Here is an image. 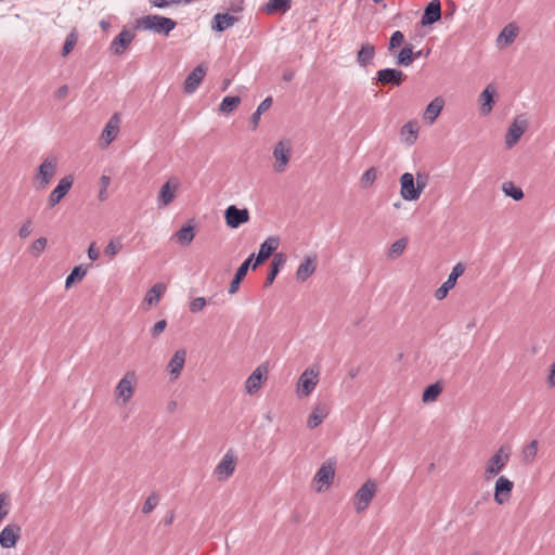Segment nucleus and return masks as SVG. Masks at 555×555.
<instances>
[{
    "label": "nucleus",
    "instance_id": "nucleus-36",
    "mask_svg": "<svg viewBox=\"0 0 555 555\" xmlns=\"http://www.w3.org/2000/svg\"><path fill=\"white\" fill-rule=\"evenodd\" d=\"M166 286L162 283L155 284L147 291L144 297V302L149 306L157 305L160 300L162 295L165 293Z\"/></svg>",
    "mask_w": 555,
    "mask_h": 555
},
{
    "label": "nucleus",
    "instance_id": "nucleus-26",
    "mask_svg": "<svg viewBox=\"0 0 555 555\" xmlns=\"http://www.w3.org/2000/svg\"><path fill=\"white\" fill-rule=\"evenodd\" d=\"M119 126L120 116L117 113H115L105 125L101 134V140L104 142L105 146L111 144L113 140L117 137L119 132Z\"/></svg>",
    "mask_w": 555,
    "mask_h": 555
},
{
    "label": "nucleus",
    "instance_id": "nucleus-18",
    "mask_svg": "<svg viewBox=\"0 0 555 555\" xmlns=\"http://www.w3.org/2000/svg\"><path fill=\"white\" fill-rule=\"evenodd\" d=\"M179 188V181L176 178L169 179L162 188L158 194V207L168 206L176 197V192Z\"/></svg>",
    "mask_w": 555,
    "mask_h": 555
},
{
    "label": "nucleus",
    "instance_id": "nucleus-19",
    "mask_svg": "<svg viewBox=\"0 0 555 555\" xmlns=\"http://www.w3.org/2000/svg\"><path fill=\"white\" fill-rule=\"evenodd\" d=\"M377 82L380 85L400 86L405 79L402 70L397 68H384L377 72Z\"/></svg>",
    "mask_w": 555,
    "mask_h": 555
},
{
    "label": "nucleus",
    "instance_id": "nucleus-32",
    "mask_svg": "<svg viewBox=\"0 0 555 555\" xmlns=\"http://www.w3.org/2000/svg\"><path fill=\"white\" fill-rule=\"evenodd\" d=\"M285 262H286V257L284 254H282V253L274 254L273 259L271 261L270 271L266 279L264 286H270L274 282L276 275L279 274L281 268L285 264Z\"/></svg>",
    "mask_w": 555,
    "mask_h": 555
},
{
    "label": "nucleus",
    "instance_id": "nucleus-34",
    "mask_svg": "<svg viewBox=\"0 0 555 555\" xmlns=\"http://www.w3.org/2000/svg\"><path fill=\"white\" fill-rule=\"evenodd\" d=\"M375 57V47L371 43L361 46L357 54V62L360 66L366 67Z\"/></svg>",
    "mask_w": 555,
    "mask_h": 555
},
{
    "label": "nucleus",
    "instance_id": "nucleus-50",
    "mask_svg": "<svg viewBox=\"0 0 555 555\" xmlns=\"http://www.w3.org/2000/svg\"><path fill=\"white\" fill-rule=\"evenodd\" d=\"M377 173L374 167L369 168L361 177L363 188L371 185L376 180Z\"/></svg>",
    "mask_w": 555,
    "mask_h": 555
},
{
    "label": "nucleus",
    "instance_id": "nucleus-29",
    "mask_svg": "<svg viewBox=\"0 0 555 555\" xmlns=\"http://www.w3.org/2000/svg\"><path fill=\"white\" fill-rule=\"evenodd\" d=\"M238 18L229 13H217L211 22V28L218 33H222L232 27Z\"/></svg>",
    "mask_w": 555,
    "mask_h": 555
},
{
    "label": "nucleus",
    "instance_id": "nucleus-15",
    "mask_svg": "<svg viewBox=\"0 0 555 555\" xmlns=\"http://www.w3.org/2000/svg\"><path fill=\"white\" fill-rule=\"evenodd\" d=\"M73 185V177L66 176L62 178L57 185L53 189V191L50 193L48 203L50 207H54L57 205L68 193Z\"/></svg>",
    "mask_w": 555,
    "mask_h": 555
},
{
    "label": "nucleus",
    "instance_id": "nucleus-62",
    "mask_svg": "<svg viewBox=\"0 0 555 555\" xmlns=\"http://www.w3.org/2000/svg\"><path fill=\"white\" fill-rule=\"evenodd\" d=\"M106 198H107V190L101 188V190L99 192V199L105 201Z\"/></svg>",
    "mask_w": 555,
    "mask_h": 555
},
{
    "label": "nucleus",
    "instance_id": "nucleus-16",
    "mask_svg": "<svg viewBox=\"0 0 555 555\" xmlns=\"http://www.w3.org/2000/svg\"><path fill=\"white\" fill-rule=\"evenodd\" d=\"M331 411L330 405L326 402H318L312 408V411L307 420V426L310 429L317 428L319 425L323 423V421L328 416Z\"/></svg>",
    "mask_w": 555,
    "mask_h": 555
},
{
    "label": "nucleus",
    "instance_id": "nucleus-27",
    "mask_svg": "<svg viewBox=\"0 0 555 555\" xmlns=\"http://www.w3.org/2000/svg\"><path fill=\"white\" fill-rule=\"evenodd\" d=\"M185 358L186 351L184 349H179L175 352L171 360L169 361L167 367L170 374V378L172 380L177 379L180 376L185 363Z\"/></svg>",
    "mask_w": 555,
    "mask_h": 555
},
{
    "label": "nucleus",
    "instance_id": "nucleus-52",
    "mask_svg": "<svg viewBox=\"0 0 555 555\" xmlns=\"http://www.w3.org/2000/svg\"><path fill=\"white\" fill-rule=\"evenodd\" d=\"M206 304L207 301L204 297H196L190 302L189 309L192 313H197L205 308Z\"/></svg>",
    "mask_w": 555,
    "mask_h": 555
},
{
    "label": "nucleus",
    "instance_id": "nucleus-3",
    "mask_svg": "<svg viewBox=\"0 0 555 555\" xmlns=\"http://www.w3.org/2000/svg\"><path fill=\"white\" fill-rule=\"evenodd\" d=\"M138 377L134 371H128L118 382L115 388V400L117 403L126 404L134 393Z\"/></svg>",
    "mask_w": 555,
    "mask_h": 555
},
{
    "label": "nucleus",
    "instance_id": "nucleus-41",
    "mask_svg": "<svg viewBox=\"0 0 555 555\" xmlns=\"http://www.w3.org/2000/svg\"><path fill=\"white\" fill-rule=\"evenodd\" d=\"M441 391H442V387L439 383L429 385L428 387L425 388V390L422 395L423 402L427 403V402L436 401L437 398L439 397V395L441 393Z\"/></svg>",
    "mask_w": 555,
    "mask_h": 555
},
{
    "label": "nucleus",
    "instance_id": "nucleus-45",
    "mask_svg": "<svg viewBox=\"0 0 555 555\" xmlns=\"http://www.w3.org/2000/svg\"><path fill=\"white\" fill-rule=\"evenodd\" d=\"M266 8L269 13L276 11L286 12L291 9V0H269Z\"/></svg>",
    "mask_w": 555,
    "mask_h": 555
},
{
    "label": "nucleus",
    "instance_id": "nucleus-11",
    "mask_svg": "<svg viewBox=\"0 0 555 555\" xmlns=\"http://www.w3.org/2000/svg\"><path fill=\"white\" fill-rule=\"evenodd\" d=\"M400 194L404 201H417L421 196L420 190L415 185L414 176L410 172H404L400 177Z\"/></svg>",
    "mask_w": 555,
    "mask_h": 555
},
{
    "label": "nucleus",
    "instance_id": "nucleus-31",
    "mask_svg": "<svg viewBox=\"0 0 555 555\" xmlns=\"http://www.w3.org/2000/svg\"><path fill=\"white\" fill-rule=\"evenodd\" d=\"M495 88L489 85L479 95L480 111L483 115L491 113L494 104Z\"/></svg>",
    "mask_w": 555,
    "mask_h": 555
},
{
    "label": "nucleus",
    "instance_id": "nucleus-7",
    "mask_svg": "<svg viewBox=\"0 0 555 555\" xmlns=\"http://www.w3.org/2000/svg\"><path fill=\"white\" fill-rule=\"evenodd\" d=\"M235 467L236 456L233 450H229L215 467L214 475L219 481H227L233 476Z\"/></svg>",
    "mask_w": 555,
    "mask_h": 555
},
{
    "label": "nucleus",
    "instance_id": "nucleus-6",
    "mask_svg": "<svg viewBox=\"0 0 555 555\" xmlns=\"http://www.w3.org/2000/svg\"><path fill=\"white\" fill-rule=\"evenodd\" d=\"M377 490L376 482L367 479L354 494V508L358 513L365 511L372 502Z\"/></svg>",
    "mask_w": 555,
    "mask_h": 555
},
{
    "label": "nucleus",
    "instance_id": "nucleus-4",
    "mask_svg": "<svg viewBox=\"0 0 555 555\" xmlns=\"http://www.w3.org/2000/svg\"><path fill=\"white\" fill-rule=\"evenodd\" d=\"M320 371L317 366L307 367L299 376L296 393L299 398L308 397L312 393L319 383Z\"/></svg>",
    "mask_w": 555,
    "mask_h": 555
},
{
    "label": "nucleus",
    "instance_id": "nucleus-22",
    "mask_svg": "<svg viewBox=\"0 0 555 555\" xmlns=\"http://www.w3.org/2000/svg\"><path fill=\"white\" fill-rule=\"evenodd\" d=\"M527 127L525 119L516 118L508 127L505 135V144L508 149L513 147L521 138Z\"/></svg>",
    "mask_w": 555,
    "mask_h": 555
},
{
    "label": "nucleus",
    "instance_id": "nucleus-17",
    "mask_svg": "<svg viewBox=\"0 0 555 555\" xmlns=\"http://www.w3.org/2000/svg\"><path fill=\"white\" fill-rule=\"evenodd\" d=\"M21 537V527L15 524L7 525L0 532V546L14 547Z\"/></svg>",
    "mask_w": 555,
    "mask_h": 555
},
{
    "label": "nucleus",
    "instance_id": "nucleus-42",
    "mask_svg": "<svg viewBox=\"0 0 555 555\" xmlns=\"http://www.w3.org/2000/svg\"><path fill=\"white\" fill-rule=\"evenodd\" d=\"M87 268L83 266H76L65 280V287L69 288L76 281H81L87 274Z\"/></svg>",
    "mask_w": 555,
    "mask_h": 555
},
{
    "label": "nucleus",
    "instance_id": "nucleus-57",
    "mask_svg": "<svg viewBox=\"0 0 555 555\" xmlns=\"http://www.w3.org/2000/svg\"><path fill=\"white\" fill-rule=\"evenodd\" d=\"M415 185L420 190V194H422L427 185V176L425 173L417 172Z\"/></svg>",
    "mask_w": 555,
    "mask_h": 555
},
{
    "label": "nucleus",
    "instance_id": "nucleus-14",
    "mask_svg": "<svg viewBox=\"0 0 555 555\" xmlns=\"http://www.w3.org/2000/svg\"><path fill=\"white\" fill-rule=\"evenodd\" d=\"M291 146L288 143L284 141L276 143L273 150V157L275 159L274 170L276 172H284L286 170L287 164L291 159Z\"/></svg>",
    "mask_w": 555,
    "mask_h": 555
},
{
    "label": "nucleus",
    "instance_id": "nucleus-20",
    "mask_svg": "<svg viewBox=\"0 0 555 555\" xmlns=\"http://www.w3.org/2000/svg\"><path fill=\"white\" fill-rule=\"evenodd\" d=\"M206 67L203 65H197L185 78L184 80V92L188 94H192L196 91L201 82L203 81L206 75Z\"/></svg>",
    "mask_w": 555,
    "mask_h": 555
},
{
    "label": "nucleus",
    "instance_id": "nucleus-44",
    "mask_svg": "<svg viewBox=\"0 0 555 555\" xmlns=\"http://www.w3.org/2000/svg\"><path fill=\"white\" fill-rule=\"evenodd\" d=\"M502 191L506 196L512 197L514 201H520L524 198L522 190L516 186L513 182L503 183Z\"/></svg>",
    "mask_w": 555,
    "mask_h": 555
},
{
    "label": "nucleus",
    "instance_id": "nucleus-23",
    "mask_svg": "<svg viewBox=\"0 0 555 555\" xmlns=\"http://www.w3.org/2000/svg\"><path fill=\"white\" fill-rule=\"evenodd\" d=\"M279 238L274 236L268 237L259 247L253 269H256L264 260H267L279 247Z\"/></svg>",
    "mask_w": 555,
    "mask_h": 555
},
{
    "label": "nucleus",
    "instance_id": "nucleus-28",
    "mask_svg": "<svg viewBox=\"0 0 555 555\" xmlns=\"http://www.w3.org/2000/svg\"><path fill=\"white\" fill-rule=\"evenodd\" d=\"M444 106V100L441 96L435 98L427 106L423 114V119L429 124L433 125L438 116L440 115L441 111Z\"/></svg>",
    "mask_w": 555,
    "mask_h": 555
},
{
    "label": "nucleus",
    "instance_id": "nucleus-8",
    "mask_svg": "<svg viewBox=\"0 0 555 555\" xmlns=\"http://www.w3.org/2000/svg\"><path fill=\"white\" fill-rule=\"evenodd\" d=\"M137 29L124 27L121 31L112 40L109 51L115 55H121L135 38Z\"/></svg>",
    "mask_w": 555,
    "mask_h": 555
},
{
    "label": "nucleus",
    "instance_id": "nucleus-30",
    "mask_svg": "<svg viewBox=\"0 0 555 555\" xmlns=\"http://www.w3.org/2000/svg\"><path fill=\"white\" fill-rule=\"evenodd\" d=\"M255 257V254H251L243 263L237 268L233 280L230 283L229 286V293L235 294L238 289L240 283L242 280L246 276L248 269L250 267V263Z\"/></svg>",
    "mask_w": 555,
    "mask_h": 555
},
{
    "label": "nucleus",
    "instance_id": "nucleus-46",
    "mask_svg": "<svg viewBox=\"0 0 555 555\" xmlns=\"http://www.w3.org/2000/svg\"><path fill=\"white\" fill-rule=\"evenodd\" d=\"M240 103V96H225L220 104V111L222 113H231Z\"/></svg>",
    "mask_w": 555,
    "mask_h": 555
},
{
    "label": "nucleus",
    "instance_id": "nucleus-37",
    "mask_svg": "<svg viewBox=\"0 0 555 555\" xmlns=\"http://www.w3.org/2000/svg\"><path fill=\"white\" fill-rule=\"evenodd\" d=\"M538 441L532 440L521 449V461L525 464H532L538 453Z\"/></svg>",
    "mask_w": 555,
    "mask_h": 555
},
{
    "label": "nucleus",
    "instance_id": "nucleus-56",
    "mask_svg": "<svg viewBox=\"0 0 555 555\" xmlns=\"http://www.w3.org/2000/svg\"><path fill=\"white\" fill-rule=\"evenodd\" d=\"M31 220H26L22 225L21 228L18 229V236L21 238H26L29 236L30 232H31Z\"/></svg>",
    "mask_w": 555,
    "mask_h": 555
},
{
    "label": "nucleus",
    "instance_id": "nucleus-64",
    "mask_svg": "<svg viewBox=\"0 0 555 555\" xmlns=\"http://www.w3.org/2000/svg\"><path fill=\"white\" fill-rule=\"evenodd\" d=\"M294 76H295V74L293 72H287V73L283 74V79L285 81H291V80H293Z\"/></svg>",
    "mask_w": 555,
    "mask_h": 555
},
{
    "label": "nucleus",
    "instance_id": "nucleus-35",
    "mask_svg": "<svg viewBox=\"0 0 555 555\" xmlns=\"http://www.w3.org/2000/svg\"><path fill=\"white\" fill-rule=\"evenodd\" d=\"M194 236H195L194 227L191 224L183 225L173 235L175 240L182 246H189L192 243V241L194 240Z\"/></svg>",
    "mask_w": 555,
    "mask_h": 555
},
{
    "label": "nucleus",
    "instance_id": "nucleus-60",
    "mask_svg": "<svg viewBox=\"0 0 555 555\" xmlns=\"http://www.w3.org/2000/svg\"><path fill=\"white\" fill-rule=\"evenodd\" d=\"M67 94H68V87H67L66 85L61 86V87L56 90V92H55V96H56L57 99H60V100H61V99L66 98V96H67Z\"/></svg>",
    "mask_w": 555,
    "mask_h": 555
},
{
    "label": "nucleus",
    "instance_id": "nucleus-21",
    "mask_svg": "<svg viewBox=\"0 0 555 555\" xmlns=\"http://www.w3.org/2000/svg\"><path fill=\"white\" fill-rule=\"evenodd\" d=\"M317 255L310 254L305 256L302 262L296 271V279L299 282L307 281L317 270Z\"/></svg>",
    "mask_w": 555,
    "mask_h": 555
},
{
    "label": "nucleus",
    "instance_id": "nucleus-24",
    "mask_svg": "<svg viewBox=\"0 0 555 555\" xmlns=\"http://www.w3.org/2000/svg\"><path fill=\"white\" fill-rule=\"evenodd\" d=\"M441 18V2L439 0H431L424 10L421 18L422 26H429L435 24Z\"/></svg>",
    "mask_w": 555,
    "mask_h": 555
},
{
    "label": "nucleus",
    "instance_id": "nucleus-12",
    "mask_svg": "<svg viewBox=\"0 0 555 555\" xmlns=\"http://www.w3.org/2000/svg\"><path fill=\"white\" fill-rule=\"evenodd\" d=\"M464 270L465 268L461 262L453 267L447 281L435 292V298L437 300H442L447 297L448 293L455 286L456 280L464 273Z\"/></svg>",
    "mask_w": 555,
    "mask_h": 555
},
{
    "label": "nucleus",
    "instance_id": "nucleus-25",
    "mask_svg": "<svg viewBox=\"0 0 555 555\" xmlns=\"http://www.w3.org/2000/svg\"><path fill=\"white\" fill-rule=\"evenodd\" d=\"M335 470L333 465L324 463L322 466L318 469L317 474L314 475V481L319 483L318 491L321 492L324 489H327L333 479H334Z\"/></svg>",
    "mask_w": 555,
    "mask_h": 555
},
{
    "label": "nucleus",
    "instance_id": "nucleus-38",
    "mask_svg": "<svg viewBox=\"0 0 555 555\" xmlns=\"http://www.w3.org/2000/svg\"><path fill=\"white\" fill-rule=\"evenodd\" d=\"M517 37V28L513 25H507L503 28L498 37V43L504 46L511 44Z\"/></svg>",
    "mask_w": 555,
    "mask_h": 555
},
{
    "label": "nucleus",
    "instance_id": "nucleus-59",
    "mask_svg": "<svg viewBox=\"0 0 555 555\" xmlns=\"http://www.w3.org/2000/svg\"><path fill=\"white\" fill-rule=\"evenodd\" d=\"M547 383L551 387L555 386V361L551 364Z\"/></svg>",
    "mask_w": 555,
    "mask_h": 555
},
{
    "label": "nucleus",
    "instance_id": "nucleus-33",
    "mask_svg": "<svg viewBox=\"0 0 555 555\" xmlns=\"http://www.w3.org/2000/svg\"><path fill=\"white\" fill-rule=\"evenodd\" d=\"M418 133V124L416 120H410L406 124H404L401 128V137L403 138V141L408 143L409 145H412L415 143L417 139Z\"/></svg>",
    "mask_w": 555,
    "mask_h": 555
},
{
    "label": "nucleus",
    "instance_id": "nucleus-63",
    "mask_svg": "<svg viewBox=\"0 0 555 555\" xmlns=\"http://www.w3.org/2000/svg\"><path fill=\"white\" fill-rule=\"evenodd\" d=\"M429 53V51H427L426 53L423 52V50H418L416 52L413 51V55H414V60L416 59H420L422 56H427Z\"/></svg>",
    "mask_w": 555,
    "mask_h": 555
},
{
    "label": "nucleus",
    "instance_id": "nucleus-51",
    "mask_svg": "<svg viewBox=\"0 0 555 555\" xmlns=\"http://www.w3.org/2000/svg\"><path fill=\"white\" fill-rule=\"evenodd\" d=\"M121 249V244L119 241L112 240L105 247L104 253L108 255L111 258L115 257L119 250Z\"/></svg>",
    "mask_w": 555,
    "mask_h": 555
},
{
    "label": "nucleus",
    "instance_id": "nucleus-39",
    "mask_svg": "<svg viewBox=\"0 0 555 555\" xmlns=\"http://www.w3.org/2000/svg\"><path fill=\"white\" fill-rule=\"evenodd\" d=\"M414 62L413 48L411 44H406L397 56V65L410 66Z\"/></svg>",
    "mask_w": 555,
    "mask_h": 555
},
{
    "label": "nucleus",
    "instance_id": "nucleus-53",
    "mask_svg": "<svg viewBox=\"0 0 555 555\" xmlns=\"http://www.w3.org/2000/svg\"><path fill=\"white\" fill-rule=\"evenodd\" d=\"M181 2H189V0H150L152 7L159 9L167 8L171 4H179Z\"/></svg>",
    "mask_w": 555,
    "mask_h": 555
},
{
    "label": "nucleus",
    "instance_id": "nucleus-55",
    "mask_svg": "<svg viewBox=\"0 0 555 555\" xmlns=\"http://www.w3.org/2000/svg\"><path fill=\"white\" fill-rule=\"evenodd\" d=\"M166 326H167L166 320H160V321L156 322L151 330V335L153 337H158L164 332Z\"/></svg>",
    "mask_w": 555,
    "mask_h": 555
},
{
    "label": "nucleus",
    "instance_id": "nucleus-2",
    "mask_svg": "<svg viewBox=\"0 0 555 555\" xmlns=\"http://www.w3.org/2000/svg\"><path fill=\"white\" fill-rule=\"evenodd\" d=\"M511 454L512 448L509 444L501 446L487 462L485 468L486 478L490 479L499 475L507 465Z\"/></svg>",
    "mask_w": 555,
    "mask_h": 555
},
{
    "label": "nucleus",
    "instance_id": "nucleus-48",
    "mask_svg": "<svg viewBox=\"0 0 555 555\" xmlns=\"http://www.w3.org/2000/svg\"><path fill=\"white\" fill-rule=\"evenodd\" d=\"M77 43V36L75 33H70L67 35L63 49H62V55L66 56L70 53V51L74 49L75 44Z\"/></svg>",
    "mask_w": 555,
    "mask_h": 555
},
{
    "label": "nucleus",
    "instance_id": "nucleus-9",
    "mask_svg": "<svg viewBox=\"0 0 555 555\" xmlns=\"http://www.w3.org/2000/svg\"><path fill=\"white\" fill-rule=\"evenodd\" d=\"M249 211L247 208H238L235 205H230L224 210L225 223L231 229H237L242 224L249 221Z\"/></svg>",
    "mask_w": 555,
    "mask_h": 555
},
{
    "label": "nucleus",
    "instance_id": "nucleus-5",
    "mask_svg": "<svg viewBox=\"0 0 555 555\" xmlns=\"http://www.w3.org/2000/svg\"><path fill=\"white\" fill-rule=\"evenodd\" d=\"M57 168V160L55 157L50 156L43 159V162L38 167L37 173L35 176V186L37 189H46V186L50 183L52 178L54 177Z\"/></svg>",
    "mask_w": 555,
    "mask_h": 555
},
{
    "label": "nucleus",
    "instance_id": "nucleus-54",
    "mask_svg": "<svg viewBox=\"0 0 555 555\" xmlns=\"http://www.w3.org/2000/svg\"><path fill=\"white\" fill-rule=\"evenodd\" d=\"M157 503V498L155 495H150L143 504L142 512L144 514H150L156 507Z\"/></svg>",
    "mask_w": 555,
    "mask_h": 555
},
{
    "label": "nucleus",
    "instance_id": "nucleus-10",
    "mask_svg": "<svg viewBox=\"0 0 555 555\" xmlns=\"http://www.w3.org/2000/svg\"><path fill=\"white\" fill-rule=\"evenodd\" d=\"M514 482L504 476H500L494 485L493 499L499 505L506 504L512 496Z\"/></svg>",
    "mask_w": 555,
    "mask_h": 555
},
{
    "label": "nucleus",
    "instance_id": "nucleus-40",
    "mask_svg": "<svg viewBox=\"0 0 555 555\" xmlns=\"http://www.w3.org/2000/svg\"><path fill=\"white\" fill-rule=\"evenodd\" d=\"M272 102H273L272 98L268 96L258 105L256 112L253 113V115L250 117V121L253 124V129H256L258 127L261 114L271 107Z\"/></svg>",
    "mask_w": 555,
    "mask_h": 555
},
{
    "label": "nucleus",
    "instance_id": "nucleus-1",
    "mask_svg": "<svg viewBox=\"0 0 555 555\" xmlns=\"http://www.w3.org/2000/svg\"><path fill=\"white\" fill-rule=\"evenodd\" d=\"M176 26L177 23L173 20L160 15H146L138 17L134 21V29L153 30L166 36L173 30Z\"/></svg>",
    "mask_w": 555,
    "mask_h": 555
},
{
    "label": "nucleus",
    "instance_id": "nucleus-13",
    "mask_svg": "<svg viewBox=\"0 0 555 555\" xmlns=\"http://www.w3.org/2000/svg\"><path fill=\"white\" fill-rule=\"evenodd\" d=\"M268 375V364L262 363L256 367V370L247 377L245 382V390L247 393L253 395L257 392L262 382L267 378Z\"/></svg>",
    "mask_w": 555,
    "mask_h": 555
},
{
    "label": "nucleus",
    "instance_id": "nucleus-47",
    "mask_svg": "<svg viewBox=\"0 0 555 555\" xmlns=\"http://www.w3.org/2000/svg\"><path fill=\"white\" fill-rule=\"evenodd\" d=\"M47 247V238L46 237H39L36 241L33 242V244L29 247V254L34 257H39L41 253Z\"/></svg>",
    "mask_w": 555,
    "mask_h": 555
},
{
    "label": "nucleus",
    "instance_id": "nucleus-49",
    "mask_svg": "<svg viewBox=\"0 0 555 555\" xmlns=\"http://www.w3.org/2000/svg\"><path fill=\"white\" fill-rule=\"evenodd\" d=\"M403 41H404L403 33L400 30H396L390 37V40L388 43V50L392 51L393 49L400 47L403 43Z\"/></svg>",
    "mask_w": 555,
    "mask_h": 555
},
{
    "label": "nucleus",
    "instance_id": "nucleus-58",
    "mask_svg": "<svg viewBox=\"0 0 555 555\" xmlns=\"http://www.w3.org/2000/svg\"><path fill=\"white\" fill-rule=\"evenodd\" d=\"M100 253L98 248L95 247V243H91L88 248V257L90 260L95 261L99 259Z\"/></svg>",
    "mask_w": 555,
    "mask_h": 555
},
{
    "label": "nucleus",
    "instance_id": "nucleus-43",
    "mask_svg": "<svg viewBox=\"0 0 555 555\" xmlns=\"http://www.w3.org/2000/svg\"><path fill=\"white\" fill-rule=\"evenodd\" d=\"M406 245H408V238H405V237L393 242L391 244V246L389 247L387 257L390 259H397L398 257H400L403 254L404 249L406 248Z\"/></svg>",
    "mask_w": 555,
    "mask_h": 555
},
{
    "label": "nucleus",
    "instance_id": "nucleus-61",
    "mask_svg": "<svg viewBox=\"0 0 555 555\" xmlns=\"http://www.w3.org/2000/svg\"><path fill=\"white\" fill-rule=\"evenodd\" d=\"M101 188L106 189L108 188L111 183V178L108 176L103 175L100 179Z\"/></svg>",
    "mask_w": 555,
    "mask_h": 555
}]
</instances>
